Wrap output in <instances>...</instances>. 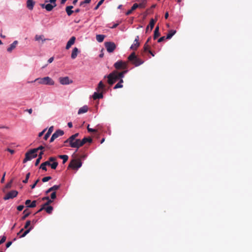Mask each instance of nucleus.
Returning a JSON list of instances; mask_svg holds the SVG:
<instances>
[{"mask_svg":"<svg viewBox=\"0 0 252 252\" xmlns=\"http://www.w3.org/2000/svg\"><path fill=\"white\" fill-rule=\"evenodd\" d=\"M128 60L135 66H139L143 63L144 61L139 58L135 54L132 52L128 57Z\"/></svg>","mask_w":252,"mask_h":252,"instance_id":"nucleus-1","label":"nucleus"},{"mask_svg":"<svg viewBox=\"0 0 252 252\" xmlns=\"http://www.w3.org/2000/svg\"><path fill=\"white\" fill-rule=\"evenodd\" d=\"M116 70H114L108 75H105L104 78H107V83L110 85H112L115 82L120 80L116 74Z\"/></svg>","mask_w":252,"mask_h":252,"instance_id":"nucleus-2","label":"nucleus"},{"mask_svg":"<svg viewBox=\"0 0 252 252\" xmlns=\"http://www.w3.org/2000/svg\"><path fill=\"white\" fill-rule=\"evenodd\" d=\"M38 82L40 84L47 85H54L55 84L54 81L50 77L47 76L43 78H36L33 82Z\"/></svg>","mask_w":252,"mask_h":252,"instance_id":"nucleus-3","label":"nucleus"},{"mask_svg":"<svg viewBox=\"0 0 252 252\" xmlns=\"http://www.w3.org/2000/svg\"><path fill=\"white\" fill-rule=\"evenodd\" d=\"M37 152L33 151V149L30 150L29 152L26 153L25 158L23 160V163H26L29 160H31L32 158H34L37 157Z\"/></svg>","mask_w":252,"mask_h":252,"instance_id":"nucleus-4","label":"nucleus"},{"mask_svg":"<svg viewBox=\"0 0 252 252\" xmlns=\"http://www.w3.org/2000/svg\"><path fill=\"white\" fill-rule=\"evenodd\" d=\"M81 166H82V162H81L80 159H72L70 161L68 168H72V169H78V168H80Z\"/></svg>","mask_w":252,"mask_h":252,"instance_id":"nucleus-5","label":"nucleus"},{"mask_svg":"<svg viewBox=\"0 0 252 252\" xmlns=\"http://www.w3.org/2000/svg\"><path fill=\"white\" fill-rule=\"evenodd\" d=\"M114 66L117 69H126L127 63L122 61H119L114 63Z\"/></svg>","mask_w":252,"mask_h":252,"instance_id":"nucleus-6","label":"nucleus"},{"mask_svg":"<svg viewBox=\"0 0 252 252\" xmlns=\"http://www.w3.org/2000/svg\"><path fill=\"white\" fill-rule=\"evenodd\" d=\"M105 47L109 53L113 52L116 48V44L112 42H106L105 43Z\"/></svg>","mask_w":252,"mask_h":252,"instance_id":"nucleus-7","label":"nucleus"},{"mask_svg":"<svg viewBox=\"0 0 252 252\" xmlns=\"http://www.w3.org/2000/svg\"><path fill=\"white\" fill-rule=\"evenodd\" d=\"M18 191L15 190H11L8 192L3 197V199L5 200L12 199L17 196L18 195Z\"/></svg>","mask_w":252,"mask_h":252,"instance_id":"nucleus-8","label":"nucleus"},{"mask_svg":"<svg viewBox=\"0 0 252 252\" xmlns=\"http://www.w3.org/2000/svg\"><path fill=\"white\" fill-rule=\"evenodd\" d=\"M60 84L63 85H69L73 83V81L69 79L67 76L60 77L59 79Z\"/></svg>","mask_w":252,"mask_h":252,"instance_id":"nucleus-9","label":"nucleus"},{"mask_svg":"<svg viewBox=\"0 0 252 252\" xmlns=\"http://www.w3.org/2000/svg\"><path fill=\"white\" fill-rule=\"evenodd\" d=\"M54 4L53 3H48L45 4V3H41L40 4V6L42 8H45L47 11H51L53 10V9L56 6H53Z\"/></svg>","mask_w":252,"mask_h":252,"instance_id":"nucleus-10","label":"nucleus"},{"mask_svg":"<svg viewBox=\"0 0 252 252\" xmlns=\"http://www.w3.org/2000/svg\"><path fill=\"white\" fill-rule=\"evenodd\" d=\"M81 140L79 139H76L74 141H72L71 143V147L78 149L82 146V145H81Z\"/></svg>","mask_w":252,"mask_h":252,"instance_id":"nucleus-11","label":"nucleus"},{"mask_svg":"<svg viewBox=\"0 0 252 252\" xmlns=\"http://www.w3.org/2000/svg\"><path fill=\"white\" fill-rule=\"evenodd\" d=\"M34 39L35 41H38L39 43H40L41 44H43V42L47 40V39H45L44 38V36L43 35H35L34 37Z\"/></svg>","mask_w":252,"mask_h":252,"instance_id":"nucleus-12","label":"nucleus"},{"mask_svg":"<svg viewBox=\"0 0 252 252\" xmlns=\"http://www.w3.org/2000/svg\"><path fill=\"white\" fill-rule=\"evenodd\" d=\"M139 36H137L134 41L133 44L131 46L130 49L135 50L139 47L140 43L138 42Z\"/></svg>","mask_w":252,"mask_h":252,"instance_id":"nucleus-13","label":"nucleus"},{"mask_svg":"<svg viewBox=\"0 0 252 252\" xmlns=\"http://www.w3.org/2000/svg\"><path fill=\"white\" fill-rule=\"evenodd\" d=\"M76 38L75 36H72L70 39L67 42L66 45V49L68 50L69 49L70 47L74 44Z\"/></svg>","mask_w":252,"mask_h":252,"instance_id":"nucleus-14","label":"nucleus"},{"mask_svg":"<svg viewBox=\"0 0 252 252\" xmlns=\"http://www.w3.org/2000/svg\"><path fill=\"white\" fill-rule=\"evenodd\" d=\"M61 187V185H54L53 186V187L50 188L48 189H47L46 192H45V193L46 194H47L48 193H49V192H51V191H55L56 190L59 189H60Z\"/></svg>","mask_w":252,"mask_h":252,"instance_id":"nucleus-15","label":"nucleus"},{"mask_svg":"<svg viewBox=\"0 0 252 252\" xmlns=\"http://www.w3.org/2000/svg\"><path fill=\"white\" fill-rule=\"evenodd\" d=\"M35 4V2L33 0H27V7L29 10H32Z\"/></svg>","mask_w":252,"mask_h":252,"instance_id":"nucleus-16","label":"nucleus"},{"mask_svg":"<svg viewBox=\"0 0 252 252\" xmlns=\"http://www.w3.org/2000/svg\"><path fill=\"white\" fill-rule=\"evenodd\" d=\"M18 41H14L12 44L10 45V46L7 49V51L8 52H11L13 50H14L18 44Z\"/></svg>","mask_w":252,"mask_h":252,"instance_id":"nucleus-17","label":"nucleus"},{"mask_svg":"<svg viewBox=\"0 0 252 252\" xmlns=\"http://www.w3.org/2000/svg\"><path fill=\"white\" fill-rule=\"evenodd\" d=\"M73 8V6L72 5H69L66 7L65 11L68 16H69L73 14V13L74 12V11L72 10Z\"/></svg>","mask_w":252,"mask_h":252,"instance_id":"nucleus-18","label":"nucleus"},{"mask_svg":"<svg viewBox=\"0 0 252 252\" xmlns=\"http://www.w3.org/2000/svg\"><path fill=\"white\" fill-rule=\"evenodd\" d=\"M64 134V132L63 130L61 129H58L56 130L55 133L53 134V136L56 139L58 137L63 135Z\"/></svg>","mask_w":252,"mask_h":252,"instance_id":"nucleus-19","label":"nucleus"},{"mask_svg":"<svg viewBox=\"0 0 252 252\" xmlns=\"http://www.w3.org/2000/svg\"><path fill=\"white\" fill-rule=\"evenodd\" d=\"M81 141V145L83 146L87 142H89L90 143H92L93 140L91 137H84Z\"/></svg>","mask_w":252,"mask_h":252,"instance_id":"nucleus-20","label":"nucleus"},{"mask_svg":"<svg viewBox=\"0 0 252 252\" xmlns=\"http://www.w3.org/2000/svg\"><path fill=\"white\" fill-rule=\"evenodd\" d=\"M53 130V126H52L49 127L47 132L45 134V135L44 136L43 138L45 140H47L48 139V138L51 135V133L52 132Z\"/></svg>","mask_w":252,"mask_h":252,"instance_id":"nucleus-21","label":"nucleus"},{"mask_svg":"<svg viewBox=\"0 0 252 252\" xmlns=\"http://www.w3.org/2000/svg\"><path fill=\"white\" fill-rule=\"evenodd\" d=\"M127 72V70L126 69H125V70L122 71V72H118L116 70V74L120 80L121 79H123V78H124L125 74Z\"/></svg>","mask_w":252,"mask_h":252,"instance_id":"nucleus-22","label":"nucleus"},{"mask_svg":"<svg viewBox=\"0 0 252 252\" xmlns=\"http://www.w3.org/2000/svg\"><path fill=\"white\" fill-rule=\"evenodd\" d=\"M93 99L96 100L97 99L102 98L103 97V94L102 93H96L94 92L93 95Z\"/></svg>","mask_w":252,"mask_h":252,"instance_id":"nucleus-23","label":"nucleus"},{"mask_svg":"<svg viewBox=\"0 0 252 252\" xmlns=\"http://www.w3.org/2000/svg\"><path fill=\"white\" fill-rule=\"evenodd\" d=\"M79 52L78 49L77 48L75 47L73 48L72 53H71V58L72 59H74L76 58L78 53Z\"/></svg>","mask_w":252,"mask_h":252,"instance_id":"nucleus-24","label":"nucleus"},{"mask_svg":"<svg viewBox=\"0 0 252 252\" xmlns=\"http://www.w3.org/2000/svg\"><path fill=\"white\" fill-rule=\"evenodd\" d=\"M88 107L86 105H85L84 106H83L82 107H81L79 110H78V114H82V113H86L88 111Z\"/></svg>","mask_w":252,"mask_h":252,"instance_id":"nucleus-25","label":"nucleus"},{"mask_svg":"<svg viewBox=\"0 0 252 252\" xmlns=\"http://www.w3.org/2000/svg\"><path fill=\"white\" fill-rule=\"evenodd\" d=\"M176 31L175 30H170L169 31L168 33L166 36V39H169L176 33Z\"/></svg>","mask_w":252,"mask_h":252,"instance_id":"nucleus-26","label":"nucleus"},{"mask_svg":"<svg viewBox=\"0 0 252 252\" xmlns=\"http://www.w3.org/2000/svg\"><path fill=\"white\" fill-rule=\"evenodd\" d=\"M124 82V81L122 79H121L119 81V82L114 86V89H117L119 88H122L123 87V83Z\"/></svg>","mask_w":252,"mask_h":252,"instance_id":"nucleus-27","label":"nucleus"},{"mask_svg":"<svg viewBox=\"0 0 252 252\" xmlns=\"http://www.w3.org/2000/svg\"><path fill=\"white\" fill-rule=\"evenodd\" d=\"M104 88H105V86L103 84L102 81H101L99 82L96 90L97 91L99 92L101 90H104Z\"/></svg>","mask_w":252,"mask_h":252,"instance_id":"nucleus-28","label":"nucleus"},{"mask_svg":"<svg viewBox=\"0 0 252 252\" xmlns=\"http://www.w3.org/2000/svg\"><path fill=\"white\" fill-rule=\"evenodd\" d=\"M23 214L24 215L21 218L22 220H25L30 215L31 212L28 209H25L23 212Z\"/></svg>","mask_w":252,"mask_h":252,"instance_id":"nucleus-29","label":"nucleus"},{"mask_svg":"<svg viewBox=\"0 0 252 252\" xmlns=\"http://www.w3.org/2000/svg\"><path fill=\"white\" fill-rule=\"evenodd\" d=\"M104 37L105 35L102 34H97L96 36V40L99 42H102L103 41Z\"/></svg>","mask_w":252,"mask_h":252,"instance_id":"nucleus-30","label":"nucleus"},{"mask_svg":"<svg viewBox=\"0 0 252 252\" xmlns=\"http://www.w3.org/2000/svg\"><path fill=\"white\" fill-rule=\"evenodd\" d=\"M156 21L157 20H155L154 19H151L149 25H148L149 27H150V31H151L154 28Z\"/></svg>","mask_w":252,"mask_h":252,"instance_id":"nucleus-31","label":"nucleus"},{"mask_svg":"<svg viewBox=\"0 0 252 252\" xmlns=\"http://www.w3.org/2000/svg\"><path fill=\"white\" fill-rule=\"evenodd\" d=\"M59 157L61 159H63V163H64L65 162H66L68 158V157L67 155H60Z\"/></svg>","mask_w":252,"mask_h":252,"instance_id":"nucleus-32","label":"nucleus"},{"mask_svg":"<svg viewBox=\"0 0 252 252\" xmlns=\"http://www.w3.org/2000/svg\"><path fill=\"white\" fill-rule=\"evenodd\" d=\"M44 210H45L46 212L48 214H50L52 213V212L53 211V208L51 206H48L47 207H45V209H44Z\"/></svg>","mask_w":252,"mask_h":252,"instance_id":"nucleus-33","label":"nucleus"},{"mask_svg":"<svg viewBox=\"0 0 252 252\" xmlns=\"http://www.w3.org/2000/svg\"><path fill=\"white\" fill-rule=\"evenodd\" d=\"M32 227L31 226L29 229H27L20 236V238L25 237L30 231L32 229Z\"/></svg>","mask_w":252,"mask_h":252,"instance_id":"nucleus-34","label":"nucleus"},{"mask_svg":"<svg viewBox=\"0 0 252 252\" xmlns=\"http://www.w3.org/2000/svg\"><path fill=\"white\" fill-rule=\"evenodd\" d=\"M147 1L146 0H143L141 3L138 4V7L139 8H144L146 6Z\"/></svg>","mask_w":252,"mask_h":252,"instance_id":"nucleus-35","label":"nucleus"},{"mask_svg":"<svg viewBox=\"0 0 252 252\" xmlns=\"http://www.w3.org/2000/svg\"><path fill=\"white\" fill-rule=\"evenodd\" d=\"M79 136V133H76L69 137V140L74 141L76 138Z\"/></svg>","mask_w":252,"mask_h":252,"instance_id":"nucleus-36","label":"nucleus"},{"mask_svg":"<svg viewBox=\"0 0 252 252\" xmlns=\"http://www.w3.org/2000/svg\"><path fill=\"white\" fill-rule=\"evenodd\" d=\"M58 163L57 161L53 162L52 163H51L50 166L52 169H55L58 166Z\"/></svg>","mask_w":252,"mask_h":252,"instance_id":"nucleus-37","label":"nucleus"},{"mask_svg":"<svg viewBox=\"0 0 252 252\" xmlns=\"http://www.w3.org/2000/svg\"><path fill=\"white\" fill-rule=\"evenodd\" d=\"M30 173L29 172L27 174L26 176V178L25 180H24L23 181V182L25 184H26L28 183V180H29V179L30 178Z\"/></svg>","mask_w":252,"mask_h":252,"instance_id":"nucleus-38","label":"nucleus"},{"mask_svg":"<svg viewBox=\"0 0 252 252\" xmlns=\"http://www.w3.org/2000/svg\"><path fill=\"white\" fill-rule=\"evenodd\" d=\"M52 179V177L51 176H47V177H45L44 178H43L42 179V181L43 182H46L48 181H49L50 180H51Z\"/></svg>","mask_w":252,"mask_h":252,"instance_id":"nucleus-39","label":"nucleus"},{"mask_svg":"<svg viewBox=\"0 0 252 252\" xmlns=\"http://www.w3.org/2000/svg\"><path fill=\"white\" fill-rule=\"evenodd\" d=\"M36 201L33 200V201H32V202L30 204V205H28V207H30V208L35 207L36 205Z\"/></svg>","mask_w":252,"mask_h":252,"instance_id":"nucleus-40","label":"nucleus"},{"mask_svg":"<svg viewBox=\"0 0 252 252\" xmlns=\"http://www.w3.org/2000/svg\"><path fill=\"white\" fill-rule=\"evenodd\" d=\"M159 35H160V33L159 32H157V31H154V37H153L154 39H156Z\"/></svg>","mask_w":252,"mask_h":252,"instance_id":"nucleus-41","label":"nucleus"},{"mask_svg":"<svg viewBox=\"0 0 252 252\" xmlns=\"http://www.w3.org/2000/svg\"><path fill=\"white\" fill-rule=\"evenodd\" d=\"M104 1H103L102 0H100L98 2V3L97 4V5H96V6L94 7V10H97L99 7L103 3Z\"/></svg>","mask_w":252,"mask_h":252,"instance_id":"nucleus-42","label":"nucleus"},{"mask_svg":"<svg viewBox=\"0 0 252 252\" xmlns=\"http://www.w3.org/2000/svg\"><path fill=\"white\" fill-rule=\"evenodd\" d=\"M144 50L145 52H148L150 50V47L147 44V43H146L144 46Z\"/></svg>","mask_w":252,"mask_h":252,"instance_id":"nucleus-43","label":"nucleus"},{"mask_svg":"<svg viewBox=\"0 0 252 252\" xmlns=\"http://www.w3.org/2000/svg\"><path fill=\"white\" fill-rule=\"evenodd\" d=\"M44 149V147H43V146H39L38 148H34V149H33V151H36L37 152V151L38 150H42Z\"/></svg>","mask_w":252,"mask_h":252,"instance_id":"nucleus-44","label":"nucleus"},{"mask_svg":"<svg viewBox=\"0 0 252 252\" xmlns=\"http://www.w3.org/2000/svg\"><path fill=\"white\" fill-rule=\"evenodd\" d=\"M87 129H88V131L90 132H96L97 131V130L95 129H93V128H90L89 127V125H88Z\"/></svg>","mask_w":252,"mask_h":252,"instance_id":"nucleus-45","label":"nucleus"},{"mask_svg":"<svg viewBox=\"0 0 252 252\" xmlns=\"http://www.w3.org/2000/svg\"><path fill=\"white\" fill-rule=\"evenodd\" d=\"M40 168L42 169V170H43L44 171H47L46 166L44 164L43 162L41 164V165L40 166Z\"/></svg>","mask_w":252,"mask_h":252,"instance_id":"nucleus-46","label":"nucleus"},{"mask_svg":"<svg viewBox=\"0 0 252 252\" xmlns=\"http://www.w3.org/2000/svg\"><path fill=\"white\" fill-rule=\"evenodd\" d=\"M31 221L30 220H27L24 226L25 229H27L29 226L31 225Z\"/></svg>","mask_w":252,"mask_h":252,"instance_id":"nucleus-47","label":"nucleus"},{"mask_svg":"<svg viewBox=\"0 0 252 252\" xmlns=\"http://www.w3.org/2000/svg\"><path fill=\"white\" fill-rule=\"evenodd\" d=\"M53 202V201L51 199H49L47 200V202L43 204V205L45 207L47 206H48L49 204L52 203Z\"/></svg>","mask_w":252,"mask_h":252,"instance_id":"nucleus-48","label":"nucleus"},{"mask_svg":"<svg viewBox=\"0 0 252 252\" xmlns=\"http://www.w3.org/2000/svg\"><path fill=\"white\" fill-rule=\"evenodd\" d=\"M12 182H13V180H11L9 183H8L6 185V186H5L6 188H7V189L10 188L11 187Z\"/></svg>","mask_w":252,"mask_h":252,"instance_id":"nucleus-49","label":"nucleus"},{"mask_svg":"<svg viewBox=\"0 0 252 252\" xmlns=\"http://www.w3.org/2000/svg\"><path fill=\"white\" fill-rule=\"evenodd\" d=\"M51 199H55L56 198V191L53 192L51 194Z\"/></svg>","mask_w":252,"mask_h":252,"instance_id":"nucleus-50","label":"nucleus"},{"mask_svg":"<svg viewBox=\"0 0 252 252\" xmlns=\"http://www.w3.org/2000/svg\"><path fill=\"white\" fill-rule=\"evenodd\" d=\"M39 179L36 180L35 181V182H34V183L33 185H31V188L32 189H34L35 187V186H36L37 184L39 182Z\"/></svg>","mask_w":252,"mask_h":252,"instance_id":"nucleus-51","label":"nucleus"},{"mask_svg":"<svg viewBox=\"0 0 252 252\" xmlns=\"http://www.w3.org/2000/svg\"><path fill=\"white\" fill-rule=\"evenodd\" d=\"M138 7V4L135 3L132 5V6L131 8V10L133 11Z\"/></svg>","mask_w":252,"mask_h":252,"instance_id":"nucleus-52","label":"nucleus"},{"mask_svg":"<svg viewBox=\"0 0 252 252\" xmlns=\"http://www.w3.org/2000/svg\"><path fill=\"white\" fill-rule=\"evenodd\" d=\"M6 239V238L5 236H2V237L1 238V239L0 240V245L3 243L5 241Z\"/></svg>","mask_w":252,"mask_h":252,"instance_id":"nucleus-53","label":"nucleus"},{"mask_svg":"<svg viewBox=\"0 0 252 252\" xmlns=\"http://www.w3.org/2000/svg\"><path fill=\"white\" fill-rule=\"evenodd\" d=\"M56 158L55 157H50L49 158V161H50V162H55L56 161Z\"/></svg>","mask_w":252,"mask_h":252,"instance_id":"nucleus-54","label":"nucleus"},{"mask_svg":"<svg viewBox=\"0 0 252 252\" xmlns=\"http://www.w3.org/2000/svg\"><path fill=\"white\" fill-rule=\"evenodd\" d=\"M165 39H166L165 36H162L158 39V42H161L163 41Z\"/></svg>","mask_w":252,"mask_h":252,"instance_id":"nucleus-55","label":"nucleus"},{"mask_svg":"<svg viewBox=\"0 0 252 252\" xmlns=\"http://www.w3.org/2000/svg\"><path fill=\"white\" fill-rule=\"evenodd\" d=\"M24 208V205H19L17 207V209L19 211H21Z\"/></svg>","mask_w":252,"mask_h":252,"instance_id":"nucleus-56","label":"nucleus"},{"mask_svg":"<svg viewBox=\"0 0 252 252\" xmlns=\"http://www.w3.org/2000/svg\"><path fill=\"white\" fill-rule=\"evenodd\" d=\"M71 142L72 141L71 140H69V137L66 139L64 142V144H66V143H68L69 144V146L71 147Z\"/></svg>","mask_w":252,"mask_h":252,"instance_id":"nucleus-57","label":"nucleus"},{"mask_svg":"<svg viewBox=\"0 0 252 252\" xmlns=\"http://www.w3.org/2000/svg\"><path fill=\"white\" fill-rule=\"evenodd\" d=\"M6 151L10 153L11 154H13L15 153V151L14 150L11 149L10 148H7Z\"/></svg>","mask_w":252,"mask_h":252,"instance_id":"nucleus-58","label":"nucleus"},{"mask_svg":"<svg viewBox=\"0 0 252 252\" xmlns=\"http://www.w3.org/2000/svg\"><path fill=\"white\" fill-rule=\"evenodd\" d=\"M41 159L39 158H37L36 160V161L35 162V166H37L38 165V164L39 163L40 160H41Z\"/></svg>","mask_w":252,"mask_h":252,"instance_id":"nucleus-59","label":"nucleus"},{"mask_svg":"<svg viewBox=\"0 0 252 252\" xmlns=\"http://www.w3.org/2000/svg\"><path fill=\"white\" fill-rule=\"evenodd\" d=\"M56 0H49L50 3H53L54 4L53 6H57Z\"/></svg>","mask_w":252,"mask_h":252,"instance_id":"nucleus-60","label":"nucleus"},{"mask_svg":"<svg viewBox=\"0 0 252 252\" xmlns=\"http://www.w3.org/2000/svg\"><path fill=\"white\" fill-rule=\"evenodd\" d=\"M5 174H6V173L4 172L3 175V176H2V177L1 179L0 182L1 183H3L4 182V180H5L4 178H5Z\"/></svg>","mask_w":252,"mask_h":252,"instance_id":"nucleus-61","label":"nucleus"},{"mask_svg":"<svg viewBox=\"0 0 252 252\" xmlns=\"http://www.w3.org/2000/svg\"><path fill=\"white\" fill-rule=\"evenodd\" d=\"M43 151H41L39 154V155H38V158H40V159H42V155H43Z\"/></svg>","mask_w":252,"mask_h":252,"instance_id":"nucleus-62","label":"nucleus"},{"mask_svg":"<svg viewBox=\"0 0 252 252\" xmlns=\"http://www.w3.org/2000/svg\"><path fill=\"white\" fill-rule=\"evenodd\" d=\"M12 241H9V242H8L6 244V247L7 248H9L12 244Z\"/></svg>","mask_w":252,"mask_h":252,"instance_id":"nucleus-63","label":"nucleus"},{"mask_svg":"<svg viewBox=\"0 0 252 252\" xmlns=\"http://www.w3.org/2000/svg\"><path fill=\"white\" fill-rule=\"evenodd\" d=\"M43 163L46 166H50L51 162H50V161L48 160Z\"/></svg>","mask_w":252,"mask_h":252,"instance_id":"nucleus-64","label":"nucleus"}]
</instances>
